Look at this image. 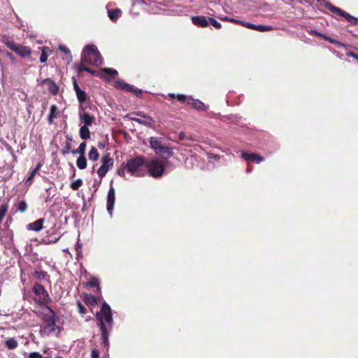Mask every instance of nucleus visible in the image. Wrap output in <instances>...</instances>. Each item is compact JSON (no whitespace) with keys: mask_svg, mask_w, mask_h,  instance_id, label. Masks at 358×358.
Instances as JSON below:
<instances>
[{"mask_svg":"<svg viewBox=\"0 0 358 358\" xmlns=\"http://www.w3.org/2000/svg\"><path fill=\"white\" fill-rule=\"evenodd\" d=\"M97 325L100 329L101 334V343L108 350L109 346V332L113 329V320L110 307L104 302L100 311L96 313Z\"/></svg>","mask_w":358,"mask_h":358,"instance_id":"obj_1","label":"nucleus"},{"mask_svg":"<svg viewBox=\"0 0 358 358\" xmlns=\"http://www.w3.org/2000/svg\"><path fill=\"white\" fill-rule=\"evenodd\" d=\"M59 332L58 326L56 325V316L55 312L50 308H47L44 313L43 323L41 325L40 334L42 336H48L51 334Z\"/></svg>","mask_w":358,"mask_h":358,"instance_id":"obj_2","label":"nucleus"},{"mask_svg":"<svg viewBox=\"0 0 358 358\" xmlns=\"http://www.w3.org/2000/svg\"><path fill=\"white\" fill-rule=\"evenodd\" d=\"M82 62L95 66L102 64L101 55L95 45H88L84 48L82 53Z\"/></svg>","mask_w":358,"mask_h":358,"instance_id":"obj_3","label":"nucleus"},{"mask_svg":"<svg viewBox=\"0 0 358 358\" xmlns=\"http://www.w3.org/2000/svg\"><path fill=\"white\" fill-rule=\"evenodd\" d=\"M143 159L141 157H136L127 161L125 166L127 172L135 177L143 176L145 173L143 169Z\"/></svg>","mask_w":358,"mask_h":358,"instance_id":"obj_4","label":"nucleus"},{"mask_svg":"<svg viewBox=\"0 0 358 358\" xmlns=\"http://www.w3.org/2000/svg\"><path fill=\"white\" fill-rule=\"evenodd\" d=\"M169 164L168 160L154 159L148 162L146 167L151 176L160 178L165 172V167Z\"/></svg>","mask_w":358,"mask_h":358,"instance_id":"obj_5","label":"nucleus"},{"mask_svg":"<svg viewBox=\"0 0 358 358\" xmlns=\"http://www.w3.org/2000/svg\"><path fill=\"white\" fill-rule=\"evenodd\" d=\"M318 2L320 3V5H324L325 7L329 8L331 11L334 13L335 14H337L338 15H341L344 17L348 21H349L352 24H357L358 19L352 16L351 15L348 14V13L343 11L339 8L335 7L332 6L329 2L327 1L326 0H317Z\"/></svg>","mask_w":358,"mask_h":358,"instance_id":"obj_6","label":"nucleus"},{"mask_svg":"<svg viewBox=\"0 0 358 358\" xmlns=\"http://www.w3.org/2000/svg\"><path fill=\"white\" fill-rule=\"evenodd\" d=\"M163 139L159 137H150V144L152 149L158 155L167 154L169 156L172 155V151L167 147L162 145Z\"/></svg>","mask_w":358,"mask_h":358,"instance_id":"obj_7","label":"nucleus"},{"mask_svg":"<svg viewBox=\"0 0 358 358\" xmlns=\"http://www.w3.org/2000/svg\"><path fill=\"white\" fill-rule=\"evenodd\" d=\"M3 43L10 50L22 57H27L31 55V50L27 46L16 44L8 39L4 40Z\"/></svg>","mask_w":358,"mask_h":358,"instance_id":"obj_8","label":"nucleus"},{"mask_svg":"<svg viewBox=\"0 0 358 358\" xmlns=\"http://www.w3.org/2000/svg\"><path fill=\"white\" fill-rule=\"evenodd\" d=\"M101 166L97 171L98 176L101 178L106 176L107 172L113 166V159L110 157V154H106L101 159Z\"/></svg>","mask_w":358,"mask_h":358,"instance_id":"obj_9","label":"nucleus"},{"mask_svg":"<svg viewBox=\"0 0 358 358\" xmlns=\"http://www.w3.org/2000/svg\"><path fill=\"white\" fill-rule=\"evenodd\" d=\"M78 117L83 126L91 127L95 121V117L87 112L83 106H80Z\"/></svg>","mask_w":358,"mask_h":358,"instance_id":"obj_10","label":"nucleus"},{"mask_svg":"<svg viewBox=\"0 0 358 358\" xmlns=\"http://www.w3.org/2000/svg\"><path fill=\"white\" fill-rule=\"evenodd\" d=\"M136 115L140 117H131V120L148 127H154L155 121L152 117L142 113H137Z\"/></svg>","mask_w":358,"mask_h":358,"instance_id":"obj_11","label":"nucleus"},{"mask_svg":"<svg viewBox=\"0 0 358 358\" xmlns=\"http://www.w3.org/2000/svg\"><path fill=\"white\" fill-rule=\"evenodd\" d=\"M115 200V189L110 186L107 196V210L110 215H112Z\"/></svg>","mask_w":358,"mask_h":358,"instance_id":"obj_12","label":"nucleus"},{"mask_svg":"<svg viewBox=\"0 0 358 358\" xmlns=\"http://www.w3.org/2000/svg\"><path fill=\"white\" fill-rule=\"evenodd\" d=\"M33 292L36 295L41 297L44 301L50 300V297H49V295H48L47 291L45 289L44 287L41 285L36 283L34 285Z\"/></svg>","mask_w":358,"mask_h":358,"instance_id":"obj_13","label":"nucleus"},{"mask_svg":"<svg viewBox=\"0 0 358 358\" xmlns=\"http://www.w3.org/2000/svg\"><path fill=\"white\" fill-rule=\"evenodd\" d=\"M41 84L46 85L49 92L50 93H52V94L55 95L58 93V90H59L58 87H57V84L51 79H50V78L44 79L42 80Z\"/></svg>","mask_w":358,"mask_h":358,"instance_id":"obj_14","label":"nucleus"},{"mask_svg":"<svg viewBox=\"0 0 358 358\" xmlns=\"http://www.w3.org/2000/svg\"><path fill=\"white\" fill-rule=\"evenodd\" d=\"M192 23L200 27H206L208 25V17L205 16H193L192 17Z\"/></svg>","mask_w":358,"mask_h":358,"instance_id":"obj_15","label":"nucleus"},{"mask_svg":"<svg viewBox=\"0 0 358 358\" xmlns=\"http://www.w3.org/2000/svg\"><path fill=\"white\" fill-rule=\"evenodd\" d=\"M242 157L245 161H251V162H255L257 164H259L260 162L264 161V158L262 157H261L260 155H259L257 154H254V153L243 152Z\"/></svg>","mask_w":358,"mask_h":358,"instance_id":"obj_16","label":"nucleus"},{"mask_svg":"<svg viewBox=\"0 0 358 358\" xmlns=\"http://www.w3.org/2000/svg\"><path fill=\"white\" fill-rule=\"evenodd\" d=\"M243 26H245L247 28L257 30L261 32L268 31L273 29L272 27L271 26H264V25H256L250 22H245L243 24Z\"/></svg>","mask_w":358,"mask_h":358,"instance_id":"obj_17","label":"nucleus"},{"mask_svg":"<svg viewBox=\"0 0 358 358\" xmlns=\"http://www.w3.org/2000/svg\"><path fill=\"white\" fill-rule=\"evenodd\" d=\"M44 220L41 218L27 225V229L34 231H40L43 229Z\"/></svg>","mask_w":358,"mask_h":358,"instance_id":"obj_18","label":"nucleus"},{"mask_svg":"<svg viewBox=\"0 0 358 358\" xmlns=\"http://www.w3.org/2000/svg\"><path fill=\"white\" fill-rule=\"evenodd\" d=\"M59 114V110L57 106L52 105L50 108V114L48 117L49 124H52L54 119L57 118Z\"/></svg>","mask_w":358,"mask_h":358,"instance_id":"obj_19","label":"nucleus"},{"mask_svg":"<svg viewBox=\"0 0 358 358\" xmlns=\"http://www.w3.org/2000/svg\"><path fill=\"white\" fill-rule=\"evenodd\" d=\"M189 104L192 105L194 108L199 110H205L207 108L204 103L199 99H192V97L190 99Z\"/></svg>","mask_w":358,"mask_h":358,"instance_id":"obj_20","label":"nucleus"},{"mask_svg":"<svg viewBox=\"0 0 358 358\" xmlns=\"http://www.w3.org/2000/svg\"><path fill=\"white\" fill-rule=\"evenodd\" d=\"M168 96L172 99L176 98L178 99V101H179L180 102H182V103L187 102V103H190L191 96H187L184 94H177L176 95L173 93H169L168 94Z\"/></svg>","mask_w":358,"mask_h":358,"instance_id":"obj_21","label":"nucleus"},{"mask_svg":"<svg viewBox=\"0 0 358 358\" xmlns=\"http://www.w3.org/2000/svg\"><path fill=\"white\" fill-rule=\"evenodd\" d=\"M79 134L82 139L87 140L90 138V131L89 126H81L79 130Z\"/></svg>","mask_w":358,"mask_h":358,"instance_id":"obj_22","label":"nucleus"},{"mask_svg":"<svg viewBox=\"0 0 358 358\" xmlns=\"http://www.w3.org/2000/svg\"><path fill=\"white\" fill-rule=\"evenodd\" d=\"M89 159L92 161H96L99 159V154L98 150L92 146L88 154Z\"/></svg>","mask_w":358,"mask_h":358,"instance_id":"obj_23","label":"nucleus"},{"mask_svg":"<svg viewBox=\"0 0 358 358\" xmlns=\"http://www.w3.org/2000/svg\"><path fill=\"white\" fill-rule=\"evenodd\" d=\"M121 10L120 9H114L108 10V15L112 21H115L120 15Z\"/></svg>","mask_w":358,"mask_h":358,"instance_id":"obj_24","label":"nucleus"},{"mask_svg":"<svg viewBox=\"0 0 358 358\" xmlns=\"http://www.w3.org/2000/svg\"><path fill=\"white\" fill-rule=\"evenodd\" d=\"M76 165L80 169H85L87 167V159L85 156H80L76 160Z\"/></svg>","mask_w":358,"mask_h":358,"instance_id":"obj_25","label":"nucleus"},{"mask_svg":"<svg viewBox=\"0 0 358 358\" xmlns=\"http://www.w3.org/2000/svg\"><path fill=\"white\" fill-rule=\"evenodd\" d=\"M5 345L9 350H13L17 347V342L15 338H11L5 341Z\"/></svg>","mask_w":358,"mask_h":358,"instance_id":"obj_26","label":"nucleus"},{"mask_svg":"<svg viewBox=\"0 0 358 358\" xmlns=\"http://www.w3.org/2000/svg\"><path fill=\"white\" fill-rule=\"evenodd\" d=\"M42 54L40 57V62L41 63H44L47 61L48 57V52H50V50L48 47H43L41 48Z\"/></svg>","mask_w":358,"mask_h":358,"instance_id":"obj_27","label":"nucleus"},{"mask_svg":"<svg viewBox=\"0 0 358 358\" xmlns=\"http://www.w3.org/2000/svg\"><path fill=\"white\" fill-rule=\"evenodd\" d=\"M86 150V143L85 142L81 143L78 148L73 151V152L74 154L78 153L80 155V156H85V152Z\"/></svg>","mask_w":358,"mask_h":358,"instance_id":"obj_28","label":"nucleus"},{"mask_svg":"<svg viewBox=\"0 0 358 358\" xmlns=\"http://www.w3.org/2000/svg\"><path fill=\"white\" fill-rule=\"evenodd\" d=\"M76 96H77L78 101L80 103H83V102H85L86 101L87 94L85 91H83L82 90H78V92H77V93H76Z\"/></svg>","mask_w":358,"mask_h":358,"instance_id":"obj_29","label":"nucleus"},{"mask_svg":"<svg viewBox=\"0 0 358 358\" xmlns=\"http://www.w3.org/2000/svg\"><path fill=\"white\" fill-rule=\"evenodd\" d=\"M83 185V180L81 179H78L73 181L71 183V188L73 190H78L80 186Z\"/></svg>","mask_w":358,"mask_h":358,"instance_id":"obj_30","label":"nucleus"},{"mask_svg":"<svg viewBox=\"0 0 358 358\" xmlns=\"http://www.w3.org/2000/svg\"><path fill=\"white\" fill-rule=\"evenodd\" d=\"M102 71L106 74L108 75L109 77H114L117 74V71L113 69L105 68Z\"/></svg>","mask_w":358,"mask_h":358,"instance_id":"obj_31","label":"nucleus"},{"mask_svg":"<svg viewBox=\"0 0 358 358\" xmlns=\"http://www.w3.org/2000/svg\"><path fill=\"white\" fill-rule=\"evenodd\" d=\"M220 19L224 21L234 22L236 24H242V25H243V24H244L243 21L235 20L234 18H231L229 17H220Z\"/></svg>","mask_w":358,"mask_h":358,"instance_id":"obj_32","label":"nucleus"},{"mask_svg":"<svg viewBox=\"0 0 358 358\" xmlns=\"http://www.w3.org/2000/svg\"><path fill=\"white\" fill-rule=\"evenodd\" d=\"M310 33L313 34V35H315V36H320V37H322L325 40H327V41H329L331 43H334L335 42V41L334 40H331L329 38H328L327 36L323 35L322 34L318 32L317 31H315V30H311Z\"/></svg>","mask_w":358,"mask_h":358,"instance_id":"obj_33","label":"nucleus"},{"mask_svg":"<svg viewBox=\"0 0 358 358\" xmlns=\"http://www.w3.org/2000/svg\"><path fill=\"white\" fill-rule=\"evenodd\" d=\"M208 24H212L216 29H220L222 27L219 22L212 17H208Z\"/></svg>","mask_w":358,"mask_h":358,"instance_id":"obj_34","label":"nucleus"},{"mask_svg":"<svg viewBox=\"0 0 358 358\" xmlns=\"http://www.w3.org/2000/svg\"><path fill=\"white\" fill-rule=\"evenodd\" d=\"M6 211H7V206L5 205H1L0 206V223L4 218Z\"/></svg>","mask_w":358,"mask_h":358,"instance_id":"obj_35","label":"nucleus"},{"mask_svg":"<svg viewBox=\"0 0 358 358\" xmlns=\"http://www.w3.org/2000/svg\"><path fill=\"white\" fill-rule=\"evenodd\" d=\"M90 285L92 287H97L99 289V280L96 278H92L89 282Z\"/></svg>","mask_w":358,"mask_h":358,"instance_id":"obj_36","label":"nucleus"},{"mask_svg":"<svg viewBox=\"0 0 358 358\" xmlns=\"http://www.w3.org/2000/svg\"><path fill=\"white\" fill-rule=\"evenodd\" d=\"M27 208V205L25 201H22L17 205V210L20 212L26 211Z\"/></svg>","mask_w":358,"mask_h":358,"instance_id":"obj_37","label":"nucleus"},{"mask_svg":"<svg viewBox=\"0 0 358 358\" xmlns=\"http://www.w3.org/2000/svg\"><path fill=\"white\" fill-rule=\"evenodd\" d=\"M36 173L35 171H32L30 173L29 176L27 178V179L26 180V184L27 185H30L32 183V180L34 178V177L35 176Z\"/></svg>","mask_w":358,"mask_h":358,"instance_id":"obj_38","label":"nucleus"},{"mask_svg":"<svg viewBox=\"0 0 358 358\" xmlns=\"http://www.w3.org/2000/svg\"><path fill=\"white\" fill-rule=\"evenodd\" d=\"M78 311L80 314L84 315L87 313V309L80 302H78Z\"/></svg>","mask_w":358,"mask_h":358,"instance_id":"obj_39","label":"nucleus"},{"mask_svg":"<svg viewBox=\"0 0 358 358\" xmlns=\"http://www.w3.org/2000/svg\"><path fill=\"white\" fill-rule=\"evenodd\" d=\"M124 85H127V83L122 80H117L115 82V86L116 87L123 90L124 87Z\"/></svg>","mask_w":358,"mask_h":358,"instance_id":"obj_40","label":"nucleus"},{"mask_svg":"<svg viewBox=\"0 0 358 358\" xmlns=\"http://www.w3.org/2000/svg\"><path fill=\"white\" fill-rule=\"evenodd\" d=\"M29 358H43V356L38 352H31L29 355Z\"/></svg>","mask_w":358,"mask_h":358,"instance_id":"obj_41","label":"nucleus"},{"mask_svg":"<svg viewBox=\"0 0 358 358\" xmlns=\"http://www.w3.org/2000/svg\"><path fill=\"white\" fill-rule=\"evenodd\" d=\"M92 358H99V352L96 349H94L91 352Z\"/></svg>","mask_w":358,"mask_h":358,"instance_id":"obj_42","label":"nucleus"},{"mask_svg":"<svg viewBox=\"0 0 358 358\" xmlns=\"http://www.w3.org/2000/svg\"><path fill=\"white\" fill-rule=\"evenodd\" d=\"M133 90L134 87L127 83V85H124V87L122 90L131 92V91H133Z\"/></svg>","mask_w":358,"mask_h":358,"instance_id":"obj_43","label":"nucleus"},{"mask_svg":"<svg viewBox=\"0 0 358 358\" xmlns=\"http://www.w3.org/2000/svg\"><path fill=\"white\" fill-rule=\"evenodd\" d=\"M59 49L66 54H69L70 52L69 50L64 45H60Z\"/></svg>","mask_w":358,"mask_h":358,"instance_id":"obj_44","label":"nucleus"},{"mask_svg":"<svg viewBox=\"0 0 358 358\" xmlns=\"http://www.w3.org/2000/svg\"><path fill=\"white\" fill-rule=\"evenodd\" d=\"M131 92H133L134 94H135L137 96H139L141 94V91L137 88H134V90L133 91H131Z\"/></svg>","mask_w":358,"mask_h":358,"instance_id":"obj_45","label":"nucleus"},{"mask_svg":"<svg viewBox=\"0 0 358 358\" xmlns=\"http://www.w3.org/2000/svg\"><path fill=\"white\" fill-rule=\"evenodd\" d=\"M125 171H127V170L124 168L122 170H118L117 173H118L119 176L125 178Z\"/></svg>","mask_w":358,"mask_h":358,"instance_id":"obj_46","label":"nucleus"},{"mask_svg":"<svg viewBox=\"0 0 358 358\" xmlns=\"http://www.w3.org/2000/svg\"><path fill=\"white\" fill-rule=\"evenodd\" d=\"M73 87H74V90L76 92V94L77 93V92H78V90H80L81 89L79 87L78 83H76V81H74L73 83Z\"/></svg>","mask_w":358,"mask_h":358,"instance_id":"obj_47","label":"nucleus"},{"mask_svg":"<svg viewBox=\"0 0 358 358\" xmlns=\"http://www.w3.org/2000/svg\"><path fill=\"white\" fill-rule=\"evenodd\" d=\"M348 56L355 58V59L358 60V55L353 53V52H348Z\"/></svg>","mask_w":358,"mask_h":358,"instance_id":"obj_48","label":"nucleus"},{"mask_svg":"<svg viewBox=\"0 0 358 358\" xmlns=\"http://www.w3.org/2000/svg\"><path fill=\"white\" fill-rule=\"evenodd\" d=\"M180 140L182 141L185 140L186 136L184 132H180L178 135Z\"/></svg>","mask_w":358,"mask_h":358,"instance_id":"obj_49","label":"nucleus"},{"mask_svg":"<svg viewBox=\"0 0 358 358\" xmlns=\"http://www.w3.org/2000/svg\"><path fill=\"white\" fill-rule=\"evenodd\" d=\"M41 166V164H38L33 171H35L36 173H37V171L40 169Z\"/></svg>","mask_w":358,"mask_h":358,"instance_id":"obj_50","label":"nucleus"},{"mask_svg":"<svg viewBox=\"0 0 358 358\" xmlns=\"http://www.w3.org/2000/svg\"><path fill=\"white\" fill-rule=\"evenodd\" d=\"M82 70L83 71H88V72H90V73H93L89 68L87 67H85L83 69H82Z\"/></svg>","mask_w":358,"mask_h":358,"instance_id":"obj_51","label":"nucleus"},{"mask_svg":"<svg viewBox=\"0 0 358 358\" xmlns=\"http://www.w3.org/2000/svg\"><path fill=\"white\" fill-rule=\"evenodd\" d=\"M7 56H8L9 58H11V56H12V55H11V54H10V53H8V54H7Z\"/></svg>","mask_w":358,"mask_h":358,"instance_id":"obj_52","label":"nucleus"},{"mask_svg":"<svg viewBox=\"0 0 358 358\" xmlns=\"http://www.w3.org/2000/svg\"><path fill=\"white\" fill-rule=\"evenodd\" d=\"M56 358H62V357H56Z\"/></svg>","mask_w":358,"mask_h":358,"instance_id":"obj_53","label":"nucleus"}]
</instances>
